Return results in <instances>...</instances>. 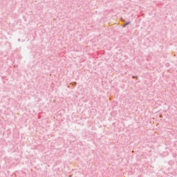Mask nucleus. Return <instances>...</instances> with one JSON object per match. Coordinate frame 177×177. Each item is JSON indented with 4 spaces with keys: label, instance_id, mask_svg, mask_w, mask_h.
I'll use <instances>...</instances> for the list:
<instances>
[{
    "label": "nucleus",
    "instance_id": "1",
    "mask_svg": "<svg viewBox=\"0 0 177 177\" xmlns=\"http://www.w3.org/2000/svg\"><path fill=\"white\" fill-rule=\"evenodd\" d=\"M129 24H131V21L127 22L126 24H124L123 25V28H125V26H128V25H129Z\"/></svg>",
    "mask_w": 177,
    "mask_h": 177
}]
</instances>
